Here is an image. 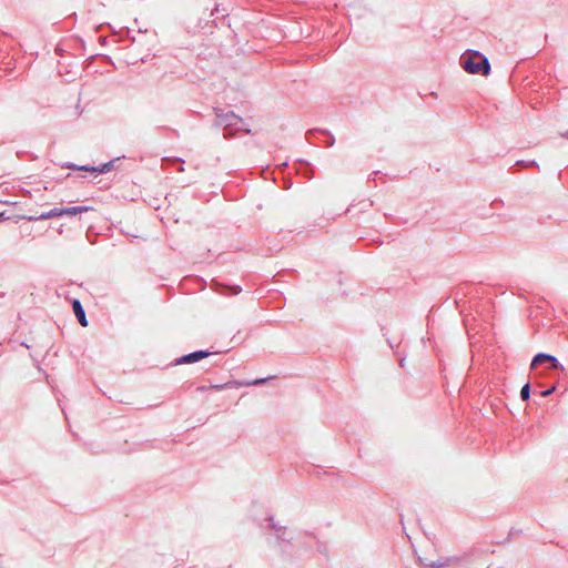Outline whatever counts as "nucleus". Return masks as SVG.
Masks as SVG:
<instances>
[{
    "instance_id": "obj_1",
    "label": "nucleus",
    "mask_w": 568,
    "mask_h": 568,
    "mask_svg": "<svg viewBox=\"0 0 568 568\" xmlns=\"http://www.w3.org/2000/svg\"><path fill=\"white\" fill-rule=\"evenodd\" d=\"M463 68L471 74L481 73L487 75L490 71V65L486 57L478 51H467L462 58Z\"/></svg>"
},
{
    "instance_id": "obj_2",
    "label": "nucleus",
    "mask_w": 568,
    "mask_h": 568,
    "mask_svg": "<svg viewBox=\"0 0 568 568\" xmlns=\"http://www.w3.org/2000/svg\"><path fill=\"white\" fill-rule=\"evenodd\" d=\"M544 362L551 363L552 368H556V369L560 368V366L557 362V358L551 355L545 354V353H539L532 358L531 368H535L537 365H539Z\"/></svg>"
},
{
    "instance_id": "obj_5",
    "label": "nucleus",
    "mask_w": 568,
    "mask_h": 568,
    "mask_svg": "<svg viewBox=\"0 0 568 568\" xmlns=\"http://www.w3.org/2000/svg\"><path fill=\"white\" fill-rule=\"evenodd\" d=\"M266 379L267 378L255 379V381L248 382V383L232 382V383H227L225 385H212L210 388L211 389H216V390L222 389L225 386H234V387L239 388L241 386L258 385V384L264 383Z\"/></svg>"
},
{
    "instance_id": "obj_7",
    "label": "nucleus",
    "mask_w": 568,
    "mask_h": 568,
    "mask_svg": "<svg viewBox=\"0 0 568 568\" xmlns=\"http://www.w3.org/2000/svg\"><path fill=\"white\" fill-rule=\"evenodd\" d=\"M110 166H111V164L108 163V164H103L101 168L81 166L80 169L81 170H85V171H92V172H97V173H102V172H105L106 170H109Z\"/></svg>"
},
{
    "instance_id": "obj_13",
    "label": "nucleus",
    "mask_w": 568,
    "mask_h": 568,
    "mask_svg": "<svg viewBox=\"0 0 568 568\" xmlns=\"http://www.w3.org/2000/svg\"><path fill=\"white\" fill-rule=\"evenodd\" d=\"M0 216H3V214H0Z\"/></svg>"
},
{
    "instance_id": "obj_11",
    "label": "nucleus",
    "mask_w": 568,
    "mask_h": 568,
    "mask_svg": "<svg viewBox=\"0 0 568 568\" xmlns=\"http://www.w3.org/2000/svg\"><path fill=\"white\" fill-rule=\"evenodd\" d=\"M555 388H556V387H555V386H552V387H550L549 389H546V390L541 392V396L546 397V396H548V395L552 394V393L555 392Z\"/></svg>"
},
{
    "instance_id": "obj_9",
    "label": "nucleus",
    "mask_w": 568,
    "mask_h": 568,
    "mask_svg": "<svg viewBox=\"0 0 568 568\" xmlns=\"http://www.w3.org/2000/svg\"><path fill=\"white\" fill-rule=\"evenodd\" d=\"M49 219H52L50 211L41 213L38 217H34V216H29L28 217V220H30V221H32V220H49Z\"/></svg>"
},
{
    "instance_id": "obj_12",
    "label": "nucleus",
    "mask_w": 568,
    "mask_h": 568,
    "mask_svg": "<svg viewBox=\"0 0 568 568\" xmlns=\"http://www.w3.org/2000/svg\"><path fill=\"white\" fill-rule=\"evenodd\" d=\"M429 565H432V566H442V564L436 562V561H430Z\"/></svg>"
},
{
    "instance_id": "obj_3",
    "label": "nucleus",
    "mask_w": 568,
    "mask_h": 568,
    "mask_svg": "<svg viewBox=\"0 0 568 568\" xmlns=\"http://www.w3.org/2000/svg\"><path fill=\"white\" fill-rule=\"evenodd\" d=\"M209 352L197 351L187 355L182 356L176 361L178 364H191L209 356Z\"/></svg>"
},
{
    "instance_id": "obj_10",
    "label": "nucleus",
    "mask_w": 568,
    "mask_h": 568,
    "mask_svg": "<svg viewBox=\"0 0 568 568\" xmlns=\"http://www.w3.org/2000/svg\"><path fill=\"white\" fill-rule=\"evenodd\" d=\"M51 212V217H60L62 215H64L63 213V209H53V210H50Z\"/></svg>"
},
{
    "instance_id": "obj_8",
    "label": "nucleus",
    "mask_w": 568,
    "mask_h": 568,
    "mask_svg": "<svg viewBox=\"0 0 568 568\" xmlns=\"http://www.w3.org/2000/svg\"><path fill=\"white\" fill-rule=\"evenodd\" d=\"M530 395V387L529 384H525L520 390V397L523 400H527Z\"/></svg>"
},
{
    "instance_id": "obj_4",
    "label": "nucleus",
    "mask_w": 568,
    "mask_h": 568,
    "mask_svg": "<svg viewBox=\"0 0 568 568\" xmlns=\"http://www.w3.org/2000/svg\"><path fill=\"white\" fill-rule=\"evenodd\" d=\"M72 308H73L74 315L78 318L79 323L82 326H87L88 322H87L85 313H84V310H83L80 301L74 300L72 303Z\"/></svg>"
},
{
    "instance_id": "obj_6",
    "label": "nucleus",
    "mask_w": 568,
    "mask_h": 568,
    "mask_svg": "<svg viewBox=\"0 0 568 568\" xmlns=\"http://www.w3.org/2000/svg\"><path fill=\"white\" fill-rule=\"evenodd\" d=\"M92 210L90 206H72L63 209L64 215H77Z\"/></svg>"
}]
</instances>
